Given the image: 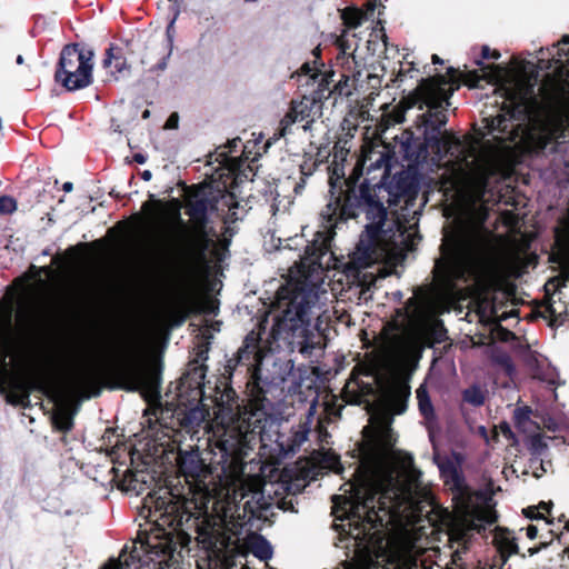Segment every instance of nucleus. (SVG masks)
<instances>
[{
    "instance_id": "obj_1",
    "label": "nucleus",
    "mask_w": 569,
    "mask_h": 569,
    "mask_svg": "<svg viewBox=\"0 0 569 569\" xmlns=\"http://www.w3.org/2000/svg\"><path fill=\"white\" fill-rule=\"evenodd\" d=\"M496 264L495 236L479 221L445 236L441 258L436 262L435 270L442 287L452 291L459 283L480 281L490 276Z\"/></svg>"
},
{
    "instance_id": "obj_2",
    "label": "nucleus",
    "mask_w": 569,
    "mask_h": 569,
    "mask_svg": "<svg viewBox=\"0 0 569 569\" xmlns=\"http://www.w3.org/2000/svg\"><path fill=\"white\" fill-rule=\"evenodd\" d=\"M232 408L226 407L218 413V427L216 435L219 445L228 453L240 455V460L252 447L260 441L264 447L274 442L280 453L290 455L297 452L308 440L313 409L310 408L308 419L293 426L288 435L280 433L279 421L268 415L263 409H251L242 419L234 420Z\"/></svg>"
},
{
    "instance_id": "obj_3",
    "label": "nucleus",
    "mask_w": 569,
    "mask_h": 569,
    "mask_svg": "<svg viewBox=\"0 0 569 569\" xmlns=\"http://www.w3.org/2000/svg\"><path fill=\"white\" fill-rule=\"evenodd\" d=\"M481 70L483 71L482 76H478L476 71L470 72V84L477 86L480 79L500 83V90L503 91V96L510 107L507 113L499 114L490 120L488 124L489 131L500 133V136L493 137L499 142L507 140L516 141L517 138H520L521 141L525 129L521 128V123H513V121L528 118L529 111L536 101L535 83L526 74L510 73L500 66H485Z\"/></svg>"
},
{
    "instance_id": "obj_4",
    "label": "nucleus",
    "mask_w": 569,
    "mask_h": 569,
    "mask_svg": "<svg viewBox=\"0 0 569 569\" xmlns=\"http://www.w3.org/2000/svg\"><path fill=\"white\" fill-rule=\"evenodd\" d=\"M423 303V297L416 292L408 299L403 308L396 310L395 318L382 331L379 347L367 355V359L362 363L366 376L380 379L396 363L407 357L413 343L411 329L422 316Z\"/></svg>"
},
{
    "instance_id": "obj_5",
    "label": "nucleus",
    "mask_w": 569,
    "mask_h": 569,
    "mask_svg": "<svg viewBox=\"0 0 569 569\" xmlns=\"http://www.w3.org/2000/svg\"><path fill=\"white\" fill-rule=\"evenodd\" d=\"M277 296L278 305L283 309V327L295 338L301 339L297 341L299 352L310 356L318 346L310 329L312 320L319 319L321 315L318 291L315 288L290 284L279 289Z\"/></svg>"
},
{
    "instance_id": "obj_6",
    "label": "nucleus",
    "mask_w": 569,
    "mask_h": 569,
    "mask_svg": "<svg viewBox=\"0 0 569 569\" xmlns=\"http://www.w3.org/2000/svg\"><path fill=\"white\" fill-rule=\"evenodd\" d=\"M448 84L443 76H437L430 79H422L418 88L422 104L428 107V111L422 114L425 124V143L438 156L449 152L451 144H460L459 139L448 131L441 132V128L447 123V111L450 97Z\"/></svg>"
},
{
    "instance_id": "obj_7",
    "label": "nucleus",
    "mask_w": 569,
    "mask_h": 569,
    "mask_svg": "<svg viewBox=\"0 0 569 569\" xmlns=\"http://www.w3.org/2000/svg\"><path fill=\"white\" fill-rule=\"evenodd\" d=\"M91 380L90 371L79 368L63 385H53L44 378L37 379L31 383L33 389L43 392L54 402L53 423L57 429L66 432L73 427V400L88 388Z\"/></svg>"
},
{
    "instance_id": "obj_8",
    "label": "nucleus",
    "mask_w": 569,
    "mask_h": 569,
    "mask_svg": "<svg viewBox=\"0 0 569 569\" xmlns=\"http://www.w3.org/2000/svg\"><path fill=\"white\" fill-rule=\"evenodd\" d=\"M471 156L457 182V192L469 209L483 201L489 179L500 171V161L492 151L477 152L472 148Z\"/></svg>"
},
{
    "instance_id": "obj_9",
    "label": "nucleus",
    "mask_w": 569,
    "mask_h": 569,
    "mask_svg": "<svg viewBox=\"0 0 569 569\" xmlns=\"http://www.w3.org/2000/svg\"><path fill=\"white\" fill-rule=\"evenodd\" d=\"M94 53L78 43L67 44L60 53L54 79L68 91L87 88L92 83Z\"/></svg>"
},
{
    "instance_id": "obj_10",
    "label": "nucleus",
    "mask_w": 569,
    "mask_h": 569,
    "mask_svg": "<svg viewBox=\"0 0 569 569\" xmlns=\"http://www.w3.org/2000/svg\"><path fill=\"white\" fill-rule=\"evenodd\" d=\"M137 357V350L131 347L113 356V367L120 386L129 391H140L146 398H154L159 393V377L156 372L139 367Z\"/></svg>"
},
{
    "instance_id": "obj_11",
    "label": "nucleus",
    "mask_w": 569,
    "mask_h": 569,
    "mask_svg": "<svg viewBox=\"0 0 569 569\" xmlns=\"http://www.w3.org/2000/svg\"><path fill=\"white\" fill-rule=\"evenodd\" d=\"M228 398L227 401H223V395L221 396V400H217L214 403V411H213V419L211 422L208 421V417L210 416L209 409L207 405L201 400L200 405L190 408L187 410L182 418V426L188 431L191 432L192 436L197 435L199 431V428H203L204 431L211 433V437H209V441L213 442V446L218 448L221 451L222 459H226L228 457L232 458L233 460H240V455H232L228 453L223 448L219 445V436L216 435V431L218 427L220 426L218 421V413L220 412V409H224L226 407L232 408L231 412L234 417V420H240L244 416L246 412H248V409H244L243 411L239 410V406L237 403L229 401V395H226Z\"/></svg>"
},
{
    "instance_id": "obj_12",
    "label": "nucleus",
    "mask_w": 569,
    "mask_h": 569,
    "mask_svg": "<svg viewBox=\"0 0 569 569\" xmlns=\"http://www.w3.org/2000/svg\"><path fill=\"white\" fill-rule=\"evenodd\" d=\"M363 210L368 223L351 259V262L358 269L367 268L378 259L379 234L387 218V209L380 202L367 200L363 203Z\"/></svg>"
},
{
    "instance_id": "obj_13",
    "label": "nucleus",
    "mask_w": 569,
    "mask_h": 569,
    "mask_svg": "<svg viewBox=\"0 0 569 569\" xmlns=\"http://www.w3.org/2000/svg\"><path fill=\"white\" fill-rule=\"evenodd\" d=\"M497 519L496 511L488 505L465 506L449 529V539L466 550L475 533H480Z\"/></svg>"
},
{
    "instance_id": "obj_14",
    "label": "nucleus",
    "mask_w": 569,
    "mask_h": 569,
    "mask_svg": "<svg viewBox=\"0 0 569 569\" xmlns=\"http://www.w3.org/2000/svg\"><path fill=\"white\" fill-rule=\"evenodd\" d=\"M144 506L149 508V516L163 536L169 535L166 531L167 528L177 530L182 526L184 519H189L183 510V503L168 490H163L162 493L149 495L146 498Z\"/></svg>"
},
{
    "instance_id": "obj_15",
    "label": "nucleus",
    "mask_w": 569,
    "mask_h": 569,
    "mask_svg": "<svg viewBox=\"0 0 569 569\" xmlns=\"http://www.w3.org/2000/svg\"><path fill=\"white\" fill-rule=\"evenodd\" d=\"M321 114V102L312 97H302L300 100L291 101L290 108L280 120L279 128L273 138L279 139L291 133L295 123H301L305 131L311 128L313 121Z\"/></svg>"
},
{
    "instance_id": "obj_16",
    "label": "nucleus",
    "mask_w": 569,
    "mask_h": 569,
    "mask_svg": "<svg viewBox=\"0 0 569 569\" xmlns=\"http://www.w3.org/2000/svg\"><path fill=\"white\" fill-rule=\"evenodd\" d=\"M13 306L7 300L0 301V390L12 387L16 380L10 377L6 359L10 352L13 338Z\"/></svg>"
},
{
    "instance_id": "obj_17",
    "label": "nucleus",
    "mask_w": 569,
    "mask_h": 569,
    "mask_svg": "<svg viewBox=\"0 0 569 569\" xmlns=\"http://www.w3.org/2000/svg\"><path fill=\"white\" fill-rule=\"evenodd\" d=\"M178 468L187 482L201 490L206 487V480L210 476V467L201 458L199 449L179 450Z\"/></svg>"
},
{
    "instance_id": "obj_18",
    "label": "nucleus",
    "mask_w": 569,
    "mask_h": 569,
    "mask_svg": "<svg viewBox=\"0 0 569 569\" xmlns=\"http://www.w3.org/2000/svg\"><path fill=\"white\" fill-rule=\"evenodd\" d=\"M348 200L349 197L345 199V203H341L340 197L332 198L321 211V217L327 223L325 228L328 229V232L332 231V228L339 219L347 220L357 216V213L348 206Z\"/></svg>"
},
{
    "instance_id": "obj_19",
    "label": "nucleus",
    "mask_w": 569,
    "mask_h": 569,
    "mask_svg": "<svg viewBox=\"0 0 569 569\" xmlns=\"http://www.w3.org/2000/svg\"><path fill=\"white\" fill-rule=\"evenodd\" d=\"M385 168L386 172L390 169V157L383 150L370 148L363 150L361 159L357 163V169L366 170L368 173Z\"/></svg>"
},
{
    "instance_id": "obj_20",
    "label": "nucleus",
    "mask_w": 569,
    "mask_h": 569,
    "mask_svg": "<svg viewBox=\"0 0 569 569\" xmlns=\"http://www.w3.org/2000/svg\"><path fill=\"white\" fill-rule=\"evenodd\" d=\"M492 542L500 555L501 566L506 563L508 557L518 552L516 537L506 528L497 527L495 529Z\"/></svg>"
},
{
    "instance_id": "obj_21",
    "label": "nucleus",
    "mask_w": 569,
    "mask_h": 569,
    "mask_svg": "<svg viewBox=\"0 0 569 569\" xmlns=\"http://www.w3.org/2000/svg\"><path fill=\"white\" fill-rule=\"evenodd\" d=\"M263 358V352L259 346V337L256 332L251 331L247 335L243 347L238 351V362L242 363L248 361L251 365L254 361L256 365H260Z\"/></svg>"
},
{
    "instance_id": "obj_22",
    "label": "nucleus",
    "mask_w": 569,
    "mask_h": 569,
    "mask_svg": "<svg viewBox=\"0 0 569 569\" xmlns=\"http://www.w3.org/2000/svg\"><path fill=\"white\" fill-rule=\"evenodd\" d=\"M209 200L203 197L196 196L187 203V213L193 220L198 228L201 229L207 220V212L209 209Z\"/></svg>"
},
{
    "instance_id": "obj_23",
    "label": "nucleus",
    "mask_w": 569,
    "mask_h": 569,
    "mask_svg": "<svg viewBox=\"0 0 569 569\" xmlns=\"http://www.w3.org/2000/svg\"><path fill=\"white\" fill-rule=\"evenodd\" d=\"M559 44H561V48L552 56L555 70L560 77H566L569 81V36H563Z\"/></svg>"
},
{
    "instance_id": "obj_24",
    "label": "nucleus",
    "mask_w": 569,
    "mask_h": 569,
    "mask_svg": "<svg viewBox=\"0 0 569 569\" xmlns=\"http://www.w3.org/2000/svg\"><path fill=\"white\" fill-rule=\"evenodd\" d=\"M103 67L110 68L113 67L112 73L122 74L124 72H129L130 66L127 62V59L121 53L120 48L111 46L106 51V57L103 59Z\"/></svg>"
},
{
    "instance_id": "obj_25",
    "label": "nucleus",
    "mask_w": 569,
    "mask_h": 569,
    "mask_svg": "<svg viewBox=\"0 0 569 569\" xmlns=\"http://www.w3.org/2000/svg\"><path fill=\"white\" fill-rule=\"evenodd\" d=\"M330 242L331 236L323 234L321 232L317 233V237L312 241L311 246H308L306 249V253L311 258L312 263H321L319 260L329 251Z\"/></svg>"
},
{
    "instance_id": "obj_26",
    "label": "nucleus",
    "mask_w": 569,
    "mask_h": 569,
    "mask_svg": "<svg viewBox=\"0 0 569 569\" xmlns=\"http://www.w3.org/2000/svg\"><path fill=\"white\" fill-rule=\"evenodd\" d=\"M531 409L528 407L518 408L515 410V422L519 430L526 433H533L539 430V427L530 418Z\"/></svg>"
},
{
    "instance_id": "obj_27",
    "label": "nucleus",
    "mask_w": 569,
    "mask_h": 569,
    "mask_svg": "<svg viewBox=\"0 0 569 569\" xmlns=\"http://www.w3.org/2000/svg\"><path fill=\"white\" fill-rule=\"evenodd\" d=\"M396 144L399 146V153L406 159H412L416 157L413 150V134L410 131H402L399 136L395 137Z\"/></svg>"
},
{
    "instance_id": "obj_28",
    "label": "nucleus",
    "mask_w": 569,
    "mask_h": 569,
    "mask_svg": "<svg viewBox=\"0 0 569 569\" xmlns=\"http://www.w3.org/2000/svg\"><path fill=\"white\" fill-rule=\"evenodd\" d=\"M417 399H418V406L420 413L427 419V420H433L435 418V410L433 406L431 403L429 393L427 391V388L425 386H420L417 389Z\"/></svg>"
},
{
    "instance_id": "obj_29",
    "label": "nucleus",
    "mask_w": 569,
    "mask_h": 569,
    "mask_svg": "<svg viewBox=\"0 0 569 569\" xmlns=\"http://www.w3.org/2000/svg\"><path fill=\"white\" fill-rule=\"evenodd\" d=\"M462 400L473 407H480L485 403L486 390L478 385H472L462 391Z\"/></svg>"
},
{
    "instance_id": "obj_30",
    "label": "nucleus",
    "mask_w": 569,
    "mask_h": 569,
    "mask_svg": "<svg viewBox=\"0 0 569 569\" xmlns=\"http://www.w3.org/2000/svg\"><path fill=\"white\" fill-rule=\"evenodd\" d=\"M251 551L260 560H268L272 557V547L262 537H258L252 541Z\"/></svg>"
},
{
    "instance_id": "obj_31",
    "label": "nucleus",
    "mask_w": 569,
    "mask_h": 569,
    "mask_svg": "<svg viewBox=\"0 0 569 569\" xmlns=\"http://www.w3.org/2000/svg\"><path fill=\"white\" fill-rule=\"evenodd\" d=\"M557 240L569 249V216L561 220L560 227L556 229ZM563 286L569 281V269L563 271Z\"/></svg>"
},
{
    "instance_id": "obj_32",
    "label": "nucleus",
    "mask_w": 569,
    "mask_h": 569,
    "mask_svg": "<svg viewBox=\"0 0 569 569\" xmlns=\"http://www.w3.org/2000/svg\"><path fill=\"white\" fill-rule=\"evenodd\" d=\"M495 365L508 377L512 378L515 372H516V368H515V365L512 362V359L510 358L509 355L507 353H497L493 356L492 358Z\"/></svg>"
},
{
    "instance_id": "obj_33",
    "label": "nucleus",
    "mask_w": 569,
    "mask_h": 569,
    "mask_svg": "<svg viewBox=\"0 0 569 569\" xmlns=\"http://www.w3.org/2000/svg\"><path fill=\"white\" fill-rule=\"evenodd\" d=\"M341 18L343 20V23L349 28H357L358 26L361 24L363 14L361 11L357 9H346L343 10Z\"/></svg>"
},
{
    "instance_id": "obj_34",
    "label": "nucleus",
    "mask_w": 569,
    "mask_h": 569,
    "mask_svg": "<svg viewBox=\"0 0 569 569\" xmlns=\"http://www.w3.org/2000/svg\"><path fill=\"white\" fill-rule=\"evenodd\" d=\"M530 435L529 449L533 455H542L547 449V443L545 442L543 437L537 431Z\"/></svg>"
},
{
    "instance_id": "obj_35",
    "label": "nucleus",
    "mask_w": 569,
    "mask_h": 569,
    "mask_svg": "<svg viewBox=\"0 0 569 569\" xmlns=\"http://www.w3.org/2000/svg\"><path fill=\"white\" fill-rule=\"evenodd\" d=\"M526 517L530 519H545L546 513L550 512V506L546 502H541L538 507H529L523 510Z\"/></svg>"
},
{
    "instance_id": "obj_36",
    "label": "nucleus",
    "mask_w": 569,
    "mask_h": 569,
    "mask_svg": "<svg viewBox=\"0 0 569 569\" xmlns=\"http://www.w3.org/2000/svg\"><path fill=\"white\" fill-rule=\"evenodd\" d=\"M17 209V201L9 196L0 197V214H10Z\"/></svg>"
},
{
    "instance_id": "obj_37",
    "label": "nucleus",
    "mask_w": 569,
    "mask_h": 569,
    "mask_svg": "<svg viewBox=\"0 0 569 569\" xmlns=\"http://www.w3.org/2000/svg\"><path fill=\"white\" fill-rule=\"evenodd\" d=\"M173 23H174V20H172L170 22V24L168 26L167 28V33H168V52L167 54L161 59V61L156 66V69L157 70H160V71H163L166 68H167V61L171 54V50H172V37H171V30L173 28Z\"/></svg>"
},
{
    "instance_id": "obj_38",
    "label": "nucleus",
    "mask_w": 569,
    "mask_h": 569,
    "mask_svg": "<svg viewBox=\"0 0 569 569\" xmlns=\"http://www.w3.org/2000/svg\"><path fill=\"white\" fill-rule=\"evenodd\" d=\"M555 376L556 375H555L553 370L548 371L546 375H540L538 372L535 375V377H537L538 379H540L542 381H548L551 385L556 383Z\"/></svg>"
},
{
    "instance_id": "obj_39",
    "label": "nucleus",
    "mask_w": 569,
    "mask_h": 569,
    "mask_svg": "<svg viewBox=\"0 0 569 569\" xmlns=\"http://www.w3.org/2000/svg\"><path fill=\"white\" fill-rule=\"evenodd\" d=\"M28 397H29V390H26L21 396H18V397L9 396L8 401L11 403H22L23 400L28 399Z\"/></svg>"
},
{
    "instance_id": "obj_40",
    "label": "nucleus",
    "mask_w": 569,
    "mask_h": 569,
    "mask_svg": "<svg viewBox=\"0 0 569 569\" xmlns=\"http://www.w3.org/2000/svg\"><path fill=\"white\" fill-rule=\"evenodd\" d=\"M177 127H178V114L172 113L166 122V128L176 129Z\"/></svg>"
},
{
    "instance_id": "obj_41",
    "label": "nucleus",
    "mask_w": 569,
    "mask_h": 569,
    "mask_svg": "<svg viewBox=\"0 0 569 569\" xmlns=\"http://www.w3.org/2000/svg\"><path fill=\"white\" fill-rule=\"evenodd\" d=\"M538 535V527L537 526H533V525H530L527 527V537L529 539H535Z\"/></svg>"
},
{
    "instance_id": "obj_42",
    "label": "nucleus",
    "mask_w": 569,
    "mask_h": 569,
    "mask_svg": "<svg viewBox=\"0 0 569 569\" xmlns=\"http://www.w3.org/2000/svg\"><path fill=\"white\" fill-rule=\"evenodd\" d=\"M305 184H306V179L305 178H301L299 182H297L293 187V191L296 194H299L301 193V191L303 190L305 188Z\"/></svg>"
},
{
    "instance_id": "obj_43",
    "label": "nucleus",
    "mask_w": 569,
    "mask_h": 569,
    "mask_svg": "<svg viewBox=\"0 0 569 569\" xmlns=\"http://www.w3.org/2000/svg\"><path fill=\"white\" fill-rule=\"evenodd\" d=\"M547 311L550 313V316H553V317L561 313V311H558V309L555 307V303H550L547 307Z\"/></svg>"
},
{
    "instance_id": "obj_44",
    "label": "nucleus",
    "mask_w": 569,
    "mask_h": 569,
    "mask_svg": "<svg viewBox=\"0 0 569 569\" xmlns=\"http://www.w3.org/2000/svg\"><path fill=\"white\" fill-rule=\"evenodd\" d=\"M481 56H482V59L491 58V50H490V48L487 47V46H483L482 49H481Z\"/></svg>"
},
{
    "instance_id": "obj_45",
    "label": "nucleus",
    "mask_w": 569,
    "mask_h": 569,
    "mask_svg": "<svg viewBox=\"0 0 569 569\" xmlns=\"http://www.w3.org/2000/svg\"><path fill=\"white\" fill-rule=\"evenodd\" d=\"M240 142L239 138L232 139L229 141V152H232L234 148H237L238 143Z\"/></svg>"
},
{
    "instance_id": "obj_46",
    "label": "nucleus",
    "mask_w": 569,
    "mask_h": 569,
    "mask_svg": "<svg viewBox=\"0 0 569 569\" xmlns=\"http://www.w3.org/2000/svg\"><path fill=\"white\" fill-rule=\"evenodd\" d=\"M134 160H136L138 163L142 164V163H144V162H146V160H147V159H146V157H144V156H142V154H140V153H137V154H134Z\"/></svg>"
},
{
    "instance_id": "obj_47",
    "label": "nucleus",
    "mask_w": 569,
    "mask_h": 569,
    "mask_svg": "<svg viewBox=\"0 0 569 569\" xmlns=\"http://www.w3.org/2000/svg\"><path fill=\"white\" fill-rule=\"evenodd\" d=\"M41 271H42L46 276H48V277H50V276L53 273V270H52V268H51V267H42V268H41Z\"/></svg>"
},
{
    "instance_id": "obj_48",
    "label": "nucleus",
    "mask_w": 569,
    "mask_h": 569,
    "mask_svg": "<svg viewBox=\"0 0 569 569\" xmlns=\"http://www.w3.org/2000/svg\"><path fill=\"white\" fill-rule=\"evenodd\" d=\"M62 189H63L66 192L71 191V190H72V183H71V182H64V183H63Z\"/></svg>"
},
{
    "instance_id": "obj_49",
    "label": "nucleus",
    "mask_w": 569,
    "mask_h": 569,
    "mask_svg": "<svg viewBox=\"0 0 569 569\" xmlns=\"http://www.w3.org/2000/svg\"><path fill=\"white\" fill-rule=\"evenodd\" d=\"M142 179L143 180H150L151 179V172L146 170L142 172Z\"/></svg>"
},
{
    "instance_id": "obj_50",
    "label": "nucleus",
    "mask_w": 569,
    "mask_h": 569,
    "mask_svg": "<svg viewBox=\"0 0 569 569\" xmlns=\"http://www.w3.org/2000/svg\"><path fill=\"white\" fill-rule=\"evenodd\" d=\"M545 425L548 429H551V430H555L557 427V425L551 420L549 422H545Z\"/></svg>"
},
{
    "instance_id": "obj_51",
    "label": "nucleus",
    "mask_w": 569,
    "mask_h": 569,
    "mask_svg": "<svg viewBox=\"0 0 569 569\" xmlns=\"http://www.w3.org/2000/svg\"><path fill=\"white\" fill-rule=\"evenodd\" d=\"M301 70H302L306 74H308V73L311 71V69H310V67H309V63H305V64L302 66Z\"/></svg>"
},
{
    "instance_id": "obj_52",
    "label": "nucleus",
    "mask_w": 569,
    "mask_h": 569,
    "mask_svg": "<svg viewBox=\"0 0 569 569\" xmlns=\"http://www.w3.org/2000/svg\"><path fill=\"white\" fill-rule=\"evenodd\" d=\"M491 58H492V59H495V60H497V59H499V58H500V53H499L498 51H496V50H495V51H492V52H491Z\"/></svg>"
},
{
    "instance_id": "obj_53",
    "label": "nucleus",
    "mask_w": 569,
    "mask_h": 569,
    "mask_svg": "<svg viewBox=\"0 0 569 569\" xmlns=\"http://www.w3.org/2000/svg\"><path fill=\"white\" fill-rule=\"evenodd\" d=\"M432 62L433 63H441L442 61L440 60V58L437 54H433L432 56Z\"/></svg>"
},
{
    "instance_id": "obj_54",
    "label": "nucleus",
    "mask_w": 569,
    "mask_h": 569,
    "mask_svg": "<svg viewBox=\"0 0 569 569\" xmlns=\"http://www.w3.org/2000/svg\"><path fill=\"white\" fill-rule=\"evenodd\" d=\"M17 63H18V64H22V63H23V57H22L21 54H19V56L17 57Z\"/></svg>"
},
{
    "instance_id": "obj_55",
    "label": "nucleus",
    "mask_w": 569,
    "mask_h": 569,
    "mask_svg": "<svg viewBox=\"0 0 569 569\" xmlns=\"http://www.w3.org/2000/svg\"><path fill=\"white\" fill-rule=\"evenodd\" d=\"M376 1H377V0H370V2H369V7H370V9H371V10H373V9H375V3H376Z\"/></svg>"
},
{
    "instance_id": "obj_56",
    "label": "nucleus",
    "mask_w": 569,
    "mask_h": 569,
    "mask_svg": "<svg viewBox=\"0 0 569 569\" xmlns=\"http://www.w3.org/2000/svg\"><path fill=\"white\" fill-rule=\"evenodd\" d=\"M149 114H150L149 110H146V111L142 113V117H143V118H148V117H149Z\"/></svg>"
},
{
    "instance_id": "obj_57",
    "label": "nucleus",
    "mask_w": 569,
    "mask_h": 569,
    "mask_svg": "<svg viewBox=\"0 0 569 569\" xmlns=\"http://www.w3.org/2000/svg\"><path fill=\"white\" fill-rule=\"evenodd\" d=\"M480 211H481L482 219H483V218H485V216H486V212H485V208H483L482 206L480 207Z\"/></svg>"
},
{
    "instance_id": "obj_58",
    "label": "nucleus",
    "mask_w": 569,
    "mask_h": 569,
    "mask_svg": "<svg viewBox=\"0 0 569 569\" xmlns=\"http://www.w3.org/2000/svg\"><path fill=\"white\" fill-rule=\"evenodd\" d=\"M220 156L226 157V156H227V151H224V150H223V151H221V152H220Z\"/></svg>"
},
{
    "instance_id": "obj_59",
    "label": "nucleus",
    "mask_w": 569,
    "mask_h": 569,
    "mask_svg": "<svg viewBox=\"0 0 569 569\" xmlns=\"http://www.w3.org/2000/svg\"><path fill=\"white\" fill-rule=\"evenodd\" d=\"M565 529L569 531V521L566 523Z\"/></svg>"
},
{
    "instance_id": "obj_60",
    "label": "nucleus",
    "mask_w": 569,
    "mask_h": 569,
    "mask_svg": "<svg viewBox=\"0 0 569 569\" xmlns=\"http://www.w3.org/2000/svg\"><path fill=\"white\" fill-rule=\"evenodd\" d=\"M401 292H397L396 298H401Z\"/></svg>"
},
{
    "instance_id": "obj_61",
    "label": "nucleus",
    "mask_w": 569,
    "mask_h": 569,
    "mask_svg": "<svg viewBox=\"0 0 569 569\" xmlns=\"http://www.w3.org/2000/svg\"><path fill=\"white\" fill-rule=\"evenodd\" d=\"M401 292H397L396 298H401Z\"/></svg>"
}]
</instances>
